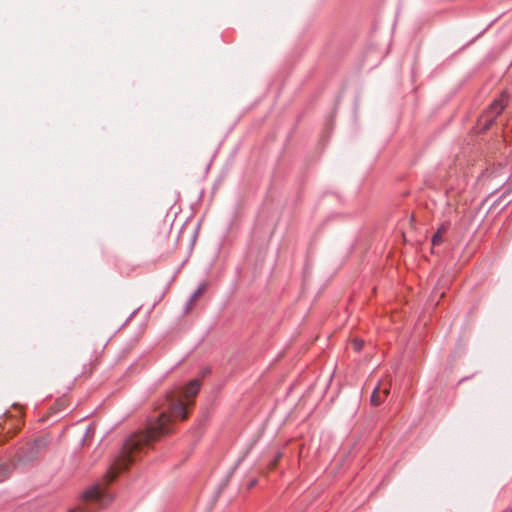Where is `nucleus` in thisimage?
<instances>
[{"label":"nucleus","instance_id":"obj_2","mask_svg":"<svg viewBox=\"0 0 512 512\" xmlns=\"http://www.w3.org/2000/svg\"><path fill=\"white\" fill-rule=\"evenodd\" d=\"M506 104L507 99L504 95H502L499 99L494 100V102L489 106L487 112L479 119V125L482 126L483 130L489 128L494 119L503 111Z\"/></svg>","mask_w":512,"mask_h":512},{"label":"nucleus","instance_id":"obj_6","mask_svg":"<svg viewBox=\"0 0 512 512\" xmlns=\"http://www.w3.org/2000/svg\"><path fill=\"white\" fill-rule=\"evenodd\" d=\"M206 290V284H201L197 290L192 294L189 305L190 307L203 295Z\"/></svg>","mask_w":512,"mask_h":512},{"label":"nucleus","instance_id":"obj_3","mask_svg":"<svg viewBox=\"0 0 512 512\" xmlns=\"http://www.w3.org/2000/svg\"><path fill=\"white\" fill-rule=\"evenodd\" d=\"M391 382L389 379L379 381L377 387L373 390L370 402L373 406H379L383 403L390 393Z\"/></svg>","mask_w":512,"mask_h":512},{"label":"nucleus","instance_id":"obj_4","mask_svg":"<svg viewBox=\"0 0 512 512\" xmlns=\"http://www.w3.org/2000/svg\"><path fill=\"white\" fill-rule=\"evenodd\" d=\"M47 440L46 439H38L36 440L32 445H31V455H25L24 458L25 460L27 461H32L33 459L36 458V454L38 453V451L40 449H43L44 447H46L47 445Z\"/></svg>","mask_w":512,"mask_h":512},{"label":"nucleus","instance_id":"obj_11","mask_svg":"<svg viewBox=\"0 0 512 512\" xmlns=\"http://www.w3.org/2000/svg\"><path fill=\"white\" fill-rule=\"evenodd\" d=\"M281 457V454L279 453L276 458L274 459V461L271 463V468L273 469L276 465H277V462L279 461Z\"/></svg>","mask_w":512,"mask_h":512},{"label":"nucleus","instance_id":"obj_9","mask_svg":"<svg viewBox=\"0 0 512 512\" xmlns=\"http://www.w3.org/2000/svg\"><path fill=\"white\" fill-rule=\"evenodd\" d=\"M352 346H353L355 351H360L362 349V347H363V341L355 339L352 342Z\"/></svg>","mask_w":512,"mask_h":512},{"label":"nucleus","instance_id":"obj_5","mask_svg":"<svg viewBox=\"0 0 512 512\" xmlns=\"http://www.w3.org/2000/svg\"><path fill=\"white\" fill-rule=\"evenodd\" d=\"M13 465L11 464H0V482L6 480L11 474Z\"/></svg>","mask_w":512,"mask_h":512},{"label":"nucleus","instance_id":"obj_1","mask_svg":"<svg viewBox=\"0 0 512 512\" xmlns=\"http://www.w3.org/2000/svg\"><path fill=\"white\" fill-rule=\"evenodd\" d=\"M200 386L198 380H192L183 390L168 394L166 401L169 414L160 413L157 419L149 422L146 431L132 435L125 442L120 456L104 476V483L94 484L87 489L82 495L81 504L70 509L69 512H96L111 503L113 497L107 490V486L116 479L119 472L126 470L131 463L145 454L154 442L172 432V418L187 419V410L194 404L193 399L198 394Z\"/></svg>","mask_w":512,"mask_h":512},{"label":"nucleus","instance_id":"obj_10","mask_svg":"<svg viewBox=\"0 0 512 512\" xmlns=\"http://www.w3.org/2000/svg\"><path fill=\"white\" fill-rule=\"evenodd\" d=\"M449 224H442L441 227L437 230V233L443 235L448 230Z\"/></svg>","mask_w":512,"mask_h":512},{"label":"nucleus","instance_id":"obj_7","mask_svg":"<svg viewBox=\"0 0 512 512\" xmlns=\"http://www.w3.org/2000/svg\"><path fill=\"white\" fill-rule=\"evenodd\" d=\"M67 400L65 398L59 399L51 407L52 411H59L66 407Z\"/></svg>","mask_w":512,"mask_h":512},{"label":"nucleus","instance_id":"obj_8","mask_svg":"<svg viewBox=\"0 0 512 512\" xmlns=\"http://www.w3.org/2000/svg\"><path fill=\"white\" fill-rule=\"evenodd\" d=\"M442 237L443 235H441L440 233H435L433 238H432V244L433 245H439L442 243Z\"/></svg>","mask_w":512,"mask_h":512}]
</instances>
